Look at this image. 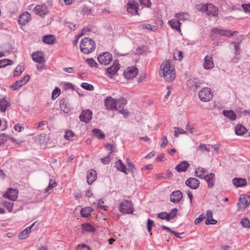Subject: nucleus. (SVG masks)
Here are the masks:
<instances>
[{
  "label": "nucleus",
  "mask_w": 250,
  "mask_h": 250,
  "mask_svg": "<svg viewBox=\"0 0 250 250\" xmlns=\"http://www.w3.org/2000/svg\"><path fill=\"white\" fill-rule=\"evenodd\" d=\"M159 74L161 76L164 77L167 81L171 82L175 79V73L169 61H167L162 64Z\"/></svg>",
  "instance_id": "1"
},
{
  "label": "nucleus",
  "mask_w": 250,
  "mask_h": 250,
  "mask_svg": "<svg viewBox=\"0 0 250 250\" xmlns=\"http://www.w3.org/2000/svg\"><path fill=\"white\" fill-rule=\"evenodd\" d=\"M95 42L89 38H83L80 43L81 51L85 54L91 53L95 49Z\"/></svg>",
  "instance_id": "2"
},
{
  "label": "nucleus",
  "mask_w": 250,
  "mask_h": 250,
  "mask_svg": "<svg viewBox=\"0 0 250 250\" xmlns=\"http://www.w3.org/2000/svg\"><path fill=\"white\" fill-rule=\"evenodd\" d=\"M120 211L124 214H130L133 212V204L131 201L124 200L119 205Z\"/></svg>",
  "instance_id": "3"
},
{
  "label": "nucleus",
  "mask_w": 250,
  "mask_h": 250,
  "mask_svg": "<svg viewBox=\"0 0 250 250\" xmlns=\"http://www.w3.org/2000/svg\"><path fill=\"white\" fill-rule=\"evenodd\" d=\"M98 60L101 64L107 65L112 61L113 57L111 54L104 52L99 55Z\"/></svg>",
  "instance_id": "4"
},
{
  "label": "nucleus",
  "mask_w": 250,
  "mask_h": 250,
  "mask_svg": "<svg viewBox=\"0 0 250 250\" xmlns=\"http://www.w3.org/2000/svg\"><path fill=\"white\" fill-rule=\"evenodd\" d=\"M250 203V197L246 195H241L237 203L238 210H244Z\"/></svg>",
  "instance_id": "5"
},
{
  "label": "nucleus",
  "mask_w": 250,
  "mask_h": 250,
  "mask_svg": "<svg viewBox=\"0 0 250 250\" xmlns=\"http://www.w3.org/2000/svg\"><path fill=\"white\" fill-rule=\"evenodd\" d=\"M199 97L200 100L203 102L209 101L212 99L213 94L209 88L204 87L199 92Z\"/></svg>",
  "instance_id": "6"
},
{
  "label": "nucleus",
  "mask_w": 250,
  "mask_h": 250,
  "mask_svg": "<svg viewBox=\"0 0 250 250\" xmlns=\"http://www.w3.org/2000/svg\"><path fill=\"white\" fill-rule=\"evenodd\" d=\"M127 12L133 15H138V3L135 0H130L128 1L126 5Z\"/></svg>",
  "instance_id": "7"
},
{
  "label": "nucleus",
  "mask_w": 250,
  "mask_h": 250,
  "mask_svg": "<svg viewBox=\"0 0 250 250\" xmlns=\"http://www.w3.org/2000/svg\"><path fill=\"white\" fill-rule=\"evenodd\" d=\"M203 66L206 70L211 69L214 67V64L212 54H208L205 57L203 61Z\"/></svg>",
  "instance_id": "8"
},
{
  "label": "nucleus",
  "mask_w": 250,
  "mask_h": 250,
  "mask_svg": "<svg viewBox=\"0 0 250 250\" xmlns=\"http://www.w3.org/2000/svg\"><path fill=\"white\" fill-rule=\"evenodd\" d=\"M120 65L119 63V61L116 60L114 61L113 64L110 67H108L106 69V74L109 77H112V75H115L117 71L120 69Z\"/></svg>",
  "instance_id": "9"
},
{
  "label": "nucleus",
  "mask_w": 250,
  "mask_h": 250,
  "mask_svg": "<svg viewBox=\"0 0 250 250\" xmlns=\"http://www.w3.org/2000/svg\"><path fill=\"white\" fill-rule=\"evenodd\" d=\"M138 74V69L134 66L128 67L124 72L123 75L127 80L135 78Z\"/></svg>",
  "instance_id": "10"
},
{
  "label": "nucleus",
  "mask_w": 250,
  "mask_h": 250,
  "mask_svg": "<svg viewBox=\"0 0 250 250\" xmlns=\"http://www.w3.org/2000/svg\"><path fill=\"white\" fill-rule=\"evenodd\" d=\"M202 82L197 78H191L187 81V86L193 91L200 87Z\"/></svg>",
  "instance_id": "11"
},
{
  "label": "nucleus",
  "mask_w": 250,
  "mask_h": 250,
  "mask_svg": "<svg viewBox=\"0 0 250 250\" xmlns=\"http://www.w3.org/2000/svg\"><path fill=\"white\" fill-rule=\"evenodd\" d=\"M92 112L90 109L83 110L79 118L81 122L88 123L92 119Z\"/></svg>",
  "instance_id": "12"
},
{
  "label": "nucleus",
  "mask_w": 250,
  "mask_h": 250,
  "mask_svg": "<svg viewBox=\"0 0 250 250\" xmlns=\"http://www.w3.org/2000/svg\"><path fill=\"white\" fill-rule=\"evenodd\" d=\"M104 103L107 110H113L117 107V100L111 96L107 97L104 100Z\"/></svg>",
  "instance_id": "13"
},
{
  "label": "nucleus",
  "mask_w": 250,
  "mask_h": 250,
  "mask_svg": "<svg viewBox=\"0 0 250 250\" xmlns=\"http://www.w3.org/2000/svg\"><path fill=\"white\" fill-rule=\"evenodd\" d=\"M31 20V16L28 12L22 13L19 17L18 23L19 24L24 26Z\"/></svg>",
  "instance_id": "14"
},
{
  "label": "nucleus",
  "mask_w": 250,
  "mask_h": 250,
  "mask_svg": "<svg viewBox=\"0 0 250 250\" xmlns=\"http://www.w3.org/2000/svg\"><path fill=\"white\" fill-rule=\"evenodd\" d=\"M30 79V76L28 74H26L23 78L21 80L16 81L10 87L14 90H17L20 87L26 83Z\"/></svg>",
  "instance_id": "15"
},
{
  "label": "nucleus",
  "mask_w": 250,
  "mask_h": 250,
  "mask_svg": "<svg viewBox=\"0 0 250 250\" xmlns=\"http://www.w3.org/2000/svg\"><path fill=\"white\" fill-rule=\"evenodd\" d=\"M18 191L16 189L9 188L3 195V197L12 201H15L18 197Z\"/></svg>",
  "instance_id": "16"
},
{
  "label": "nucleus",
  "mask_w": 250,
  "mask_h": 250,
  "mask_svg": "<svg viewBox=\"0 0 250 250\" xmlns=\"http://www.w3.org/2000/svg\"><path fill=\"white\" fill-rule=\"evenodd\" d=\"M186 185L192 189H196L200 185L199 181L195 178L190 177L185 182Z\"/></svg>",
  "instance_id": "17"
},
{
  "label": "nucleus",
  "mask_w": 250,
  "mask_h": 250,
  "mask_svg": "<svg viewBox=\"0 0 250 250\" xmlns=\"http://www.w3.org/2000/svg\"><path fill=\"white\" fill-rule=\"evenodd\" d=\"M183 197L182 193L177 190L172 192L170 195V201L174 203H179Z\"/></svg>",
  "instance_id": "18"
},
{
  "label": "nucleus",
  "mask_w": 250,
  "mask_h": 250,
  "mask_svg": "<svg viewBox=\"0 0 250 250\" xmlns=\"http://www.w3.org/2000/svg\"><path fill=\"white\" fill-rule=\"evenodd\" d=\"M33 60L39 63H42L44 62L45 60L42 51H37L32 54Z\"/></svg>",
  "instance_id": "19"
},
{
  "label": "nucleus",
  "mask_w": 250,
  "mask_h": 250,
  "mask_svg": "<svg viewBox=\"0 0 250 250\" xmlns=\"http://www.w3.org/2000/svg\"><path fill=\"white\" fill-rule=\"evenodd\" d=\"M34 11L36 14L41 16L46 15L48 12L46 6L44 5H38L36 6L34 8Z\"/></svg>",
  "instance_id": "20"
},
{
  "label": "nucleus",
  "mask_w": 250,
  "mask_h": 250,
  "mask_svg": "<svg viewBox=\"0 0 250 250\" xmlns=\"http://www.w3.org/2000/svg\"><path fill=\"white\" fill-rule=\"evenodd\" d=\"M203 179H205L207 181L209 188H211L214 186L215 183V174L213 173H210L209 174H206Z\"/></svg>",
  "instance_id": "21"
},
{
  "label": "nucleus",
  "mask_w": 250,
  "mask_h": 250,
  "mask_svg": "<svg viewBox=\"0 0 250 250\" xmlns=\"http://www.w3.org/2000/svg\"><path fill=\"white\" fill-rule=\"evenodd\" d=\"M97 178V172L95 170L91 169L87 172V182L91 185Z\"/></svg>",
  "instance_id": "22"
},
{
  "label": "nucleus",
  "mask_w": 250,
  "mask_h": 250,
  "mask_svg": "<svg viewBox=\"0 0 250 250\" xmlns=\"http://www.w3.org/2000/svg\"><path fill=\"white\" fill-rule=\"evenodd\" d=\"M189 166L190 165L188 162L183 161L176 166L175 169L178 172H185L187 170L188 168L189 167Z\"/></svg>",
  "instance_id": "23"
},
{
  "label": "nucleus",
  "mask_w": 250,
  "mask_h": 250,
  "mask_svg": "<svg viewBox=\"0 0 250 250\" xmlns=\"http://www.w3.org/2000/svg\"><path fill=\"white\" fill-rule=\"evenodd\" d=\"M207 219L205 222L207 225H215L217 223V221L213 218V212L211 210H208L207 211Z\"/></svg>",
  "instance_id": "24"
},
{
  "label": "nucleus",
  "mask_w": 250,
  "mask_h": 250,
  "mask_svg": "<svg viewBox=\"0 0 250 250\" xmlns=\"http://www.w3.org/2000/svg\"><path fill=\"white\" fill-rule=\"evenodd\" d=\"M208 11H207V14L208 16L216 17L218 14V8L215 7L211 3H208Z\"/></svg>",
  "instance_id": "25"
},
{
  "label": "nucleus",
  "mask_w": 250,
  "mask_h": 250,
  "mask_svg": "<svg viewBox=\"0 0 250 250\" xmlns=\"http://www.w3.org/2000/svg\"><path fill=\"white\" fill-rule=\"evenodd\" d=\"M232 183L236 188L242 187L247 184V181L245 178H234L232 180Z\"/></svg>",
  "instance_id": "26"
},
{
  "label": "nucleus",
  "mask_w": 250,
  "mask_h": 250,
  "mask_svg": "<svg viewBox=\"0 0 250 250\" xmlns=\"http://www.w3.org/2000/svg\"><path fill=\"white\" fill-rule=\"evenodd\" d=\"M56 40L55 36L52 34L43 36L42 38V42L48 44H53Z\"/></svg>",
  "instance_id": "27"
},
{
  "label": "nucleus",
  "mask_w": 250,
  "mask_h": 250,
  "mask_svg": "<svg viewBox=\"0 0 250 250\" xmlns=\"http://www.w3.org/2000/svg\"><path fill=\"white\" fill-rule=\"evenodd\" d=\"M168 24L173 29L176 30L179 32H181L180 29L181 23L179 20L172 19L168 21Z\"/></svg>",
  "instance_id": "28"
},
{
  "label": "nucleus",
  "mask_w": 250,
  "mask_h": 250,
  "mask_svg": "<svg viewBox=\"0 0 250 250\" xmlns=\"http://www.w3.org/2000/svg\"><path fill=\"white\" fill-rule=\"evenodd\" d=\"M235 132L237 135L242 136L247 132V129L242 125L238 124L235 127Z\"/></svg>",
  "instance_id": "29"
},
{
  "label": "nucleus",
  "mask_w": 250,
  "mask_h": 250,
  "mask_svg": "<svg viewBox=\"0 0 250 250\" xmlns=\"http://www.w3.org/2000/svg\"><path fill=\"white\" fill-rule=\"evenodd\" d=\"M35 223L36 222L32 224L30 226L27 227L21 232L19 234V238L20 239H24L26 238L28 236V234L30 232L31 229L34 226Z\"/></svg>",
  "instance_id": "30"
},
{
  "label": "nucleus",
  "mask_w": 250,
  "mask_h": 250,
  "mask_svg": "<svg viewBox=\"0 0 250 250\" xmlns=\"http://www.w3.org/2000/svg\"><path fill=\"white\" fill-rule=\"evenodd\" d=\"M223 114L231 121H235L236 119L237 115L236 113L231 110H224L223 111Z\"/></svg>",
  "instance_id": "31"
},
{
  "label": "nucleus",
  "mask_w": 250,
  "mask_h": 250,
  "mask_svg": "<svg viewBox=\"0 0 250 250\" xmlns=\"http://www.w3.org/2000/svg\"><path fill=\"white\" fill-rule=\"evenodd\" d=\"M115 167L118 170L120 171L125 174H127L126 167L125 165L122 162V160H118L115 163Z\"/></svg>",
  "instance_id": "32"
},
{
  "label": "nucleus",
  "mask_w": 250,
  "mask_h": 250,
  "mask_svg": "<svg viewBox=\"0 0 250 250\" xmlns=\"http://www.w3.org/2000/svg\"><path fill=\"white\" fill-rule=\"evenodd\" d=\"M207 170L206 168L203 167H198L195 172V176L200 178L204 179L206 174H207Z\"/></svg>",
  "instance_id": "33"
},
{
  "label": "nucleus",
  "mask_w": 250,
  "mask_h": 250,
  "mask_svg": "<svg viewBox=\"0 0 250 250\" xmlns=\"http://www.w3.org/2000/svg\"><path fill=\"white\" fill-rule=\"evenodd\" d=\"M11 105L10 103L8 102L5 98L0 100V111L4 112L7 108Z\"/></svg>",
  "instance_id": "34"
},
{
  "label": "nucleus",
  "mask_w": 250,
  "mask_h": 250,
  "mask_svg": "<svg viewBox=\"0 0 250 250\" xmlns=\"http://www.w3.org/2000/svg\"><path fill=\"white\" fill-rule=\"evenodd\" d=\"M175 18L178 19L179 21H188L190 19V15L187 12H180L175 15Z\"/></svg>",
  "instance_id": "35"
},
{
  "label": "nucleus",
  "mask_w": 250,
  "mask_h": 250,
  "mask_svg": "<svg viewBox=\"0 0 250 250\" xmlns=\"http://www.w3.org/2000/svg\"><path fill=\"white\" fill-rule=\"evenodd\" d=\"M60 105L61 109L66 113L70 111V108L67 104V101L65 99H62L60 102Z\"/></svg>",
  "instance_id": "36"
},
{
  "label": "nucleus",
  "mask_w": 250,
  "mask_h": 250,
  "mask_svg": "<svg viewBox=\"0 0 250 250\" xmlns=\"http://www.w3.org/2000/svg\"><path fill=\"white\" fill-rule=\"evenodd\" d=\"M93 135L100 139H103L105 138L104 133L100 129L94 128L92 130Z\"/></svg>",
  "instance_id": "37"
},
{
  "label": "nucleus",
  "mask_w": 250,
  "mask_h": 250,
  "mask_svg": "<svg viewBox=\"0 0 250 250\" xmlns=\"http://www.w3.org/2000/svg\"><path fill=\"white\" fill-rule=\"evenodd\" d=\"M93 209L91 207H86L81 210V214L83 217H88L90 215V213Z\"/></svg>",
  "instance_id": "38"
},
{
  "label": "nucleus",
  "mask_w": 250,
  "mask_h": 250,
  "mask_svg": "<svg viewBox=\"0 0 250 250\" xmlns=\"http://www.w3.org/2000/svg\"><path fill=\"white\" fill-rule=\"evenodd\" d=\"M83 230L87 232H93L95 230L94 227L89 223L83 224Z\"/></svg>",
  "instance_id": "39"
},
{
  "label": "nucleus",
  "mask_w": 250,
  "mask_h": 250,
  "mask_svg": "<svg viewBox=\"0 0 250 250\" xmlns=\"http://www.w3.org/2000/svg\"><path fill=\"white\" fill-rule=\"evenodd\" d=\"M208 4H200L196 6V10L202 13H205L208 11Z\"/></svg>",
  "instance_id": "40"
},
{
  "label": "nucleus",
  "mask_w": 250,
  "mask_h": 250,
  "mask_svg": "<svg viewBox=\"0 0 250 250\" xmlns=\"http://www.w3.org/2000/svg\"><path fill=\"white\" fill-rule=\"evenodd\" d=\"M178 209L177 208H174L171 209L169 212H167V215L169 216L168 218V221L170 219H174L177 215Z\"/></svg>",
  "instance_id": "41"
},
{
  "label": "nucleus",
  "mask_w": 250,
  "mask_h": 250,
  "mask_svg": "<svg viewBox=\"0 0 250 250\" xmlns=\"http://www.w3.org/2000/svg\"><path fill=\"white\" fill-rule=\"evenodd\" d=\"M230 45L233 46L234 47L235 52V54L236 55H239L241 52L240 43L239 42H231L230 43Z\"/></svg>",
  "instance_id": "42"
},
{
  "label": "nucleus",
  "mask_w": 250,
  "mask_h": 250,
  "mask_svg": "<svg viewBox=\"0 0 250 250\" xmlns=\"http://www.w3.org/2000/svg\"><path fill=\"white\" fill-rule=\"evenodd\" d=\"M13 63L12 61L9 59H3L0 60V68L4 67L8 65H11Z\"/></svg>",
  "instance_id": "43"
},
{
  "label": "nucleus",
  "mask_w": 250,
  "mask_h": 250,
  "mask_svg": "<svg viewBox=\"0 0 250 250\" xmlns=\"http://www.w3.org/2000/svg\"><path fill=\"white\" fill-rule=\"evenodd\" d=\"M127 103V100L124 97H121L117 100V105L118 104V108L121 109L124 105Z\"/></svg>",
  "instance_id": "44"
},
{
  "label": "nucleus",
  "mask_w": 250,
  "mask_h": 250,
  "mask_svg": "<svg viewBox=\"0 0 250 250\" xmlns=\"http://www.w3.org/2000/svg\"><path fill=\"white\" fill-rule=\"evenodd\" d=\"M240 223L244 228H250V221L247 218L242 219Z\"/></svg>",
  "instance_id": "45"
},
{
  "label": "nucleus",
  "mask_w": 250,
  "mask_h": 250,
  "mask_svg": "<svg viewBox=\"0 0 250 250\" xmlns=\"http://www.w3.org/2000/svg\"><path fill=\"white\" fill-rule=\"evenodd\" d=\"M81 86L84 89L89 91H93L94 89V86L92 84L87 83H83L81 84Z\"/></svg>",
  "instance_id": "46"
},
{
  "label": "nucleus",
  "mask_w": 250,
  "mask_h": 250,
  "mask_svg": "<svg viewBox=\"0 0 250 250\" xmlns=\"http://www.w3.org/2000/svg\"><path fill=\"white\" fill-rule=\"evenodd\" d=\"M23 70L24 69L21 66L18 65L14 71V76L15 77L20 76Z\"/></svg>",
  "instance_id": "47"
},
{
  "label": "nucleus",
  "mask_w": 250,
  "mask_h": 250,
  "mask_svg": "<svg viewBox=\"0 0 250 250\" xmlns=\"http://www.w3.org/2000/svg\"><path fill=\"white\" fill-rule=\"evenodd\" d=\"M74 136V134L73 133L72 131L70 130H68L65 131L64 137L67 140H72Z\"/></svg>",
  "instance_id": "48"
},
{
  "label": "nucleus",
  "mask_w": 250,
  "mask_h": 250,
  "mask_svg": "<svg viewBox=\"0 0 250 250\" xmlns=\"http://www.w3.org/2000/svg\"><path fill=\"white\" fill-rule=\"evenodd\" d=\"M60 93H61V90H60V89L59 87H56L53 90V91L52 92V99H53V100L55 99L57 97H58L59 96Z\"/></svg>",
  "instance_id": "49"
},
{
  "label": "nucleus",
  "mask_w": 250,
  "mask_h": 250,
  "mask_svg": "<svg viewBox=\"0 0 250 250\" xmlns=\"http://www.w3.org/2000/svg\"><path fill=\"white\" fill-rule=\"evenodd\" d=\"M57 186V183L55 181H53L52 179H50V182L49 184V185L48 187L45 188V192H48L50 189H52L54 187H55Z\"/></svg>",
  "instance_id": "50"
},
{
  "label": "nucleus",
  "mask_w": 250,
  "mask_h": 250,
  "mask_svg": "<svg viewBox=\"0 0 250 250\" xmlns=\"http://www.w3.org/2000/svg\"><path fill=\"white\" fill-rule=\"evenodd\" d=\"M10 138V136L5 134V133H2L0 134V146L3 144L7 140Z\"/></svg>",
  "instance_id": "51"
},
{
  "label": "nucleus",
  "mask_w": 250,
  "mask_h": 250,
  "mask_svg": "<svg viewBox=\"0 0 250 250\" xmlns=\"http://www.w3.org/2000/svg\"><path fill=\"white\" fill-rule=\"evenodd\" d=\"M2 204L3 206L9 210V211L10 212L12 210L14 205L13 203L8 201H4Z\"/></svg>",
  "instance_id": "52"
},
{
  "label": "nucleus",
  "mask_w": 250,
  "mask_h": 250,
  "mask_svg": "<svg viewBox=\"0 0 250 250\" xmlns=\"http://www.w3.org/2000/svg\"><path fill=\"white\" fill-rule=\"evenodd\" d=\"M86 62L88 65H89V66H90L91 67H97V63L95 62L93 59H87L86 60Z\"/></svg>",
  "instance_id": "53"
},
{
  "label": "nucleus",
  "mask_w": 250,
  "mask_h": 250,
  "mask_svg": "<svg viewBox=\"0 0 250 250\" xmlns=\"http://www.w3.org/2000/svg\"><path fill=\"white\" fill-rule=\"evenodd\" d=\"M206 216L204 214H201L198 218H196L194 221V223L196 225L199 224L201 222L204 220Z\"/></svg>",
  "instance_id": "54"
},
{
  "label": "nucleus",
  "mask_w": 250,
  "mask_h": 250,
  "mask_svg": "<svg viewBox=\"0 0 250 250\" xmlns=\"http://www.w3.org/2000/svg\"><path fill=\"white\" fill-rule=\"evenodd\" d=\"M154 225V221L150 219H148L147 223V229L149 232H151L152 230V227Z\"/></svg>",
  "instance_id": "55"
},
{
  "label": "nucleus",
  "mask_w": 250,
  "mask_h": 250,
  "mask_svg": "<svg viewBox=\"0 0 250 250\" xmlns=\"http://www.w3.org/2000/svg\"><path fill=\"white\" fill-rule=\"evenodd\" d=\"M76 250H90V249L87 245L83 244L79 245L77 247Z\"/></svg>",
  "instance_id": "56"
},
{
  "label": "nucleus",
  "mask_w": 250,
  "mask_h": 250,
  "mask_svg": "<svg viewBox=\"0 0 250 250\" xmlns=\"http://www.w3.org/2000/svg\"><path fill=\"white\" fill-rule=\"evenodd\" d=\"M168 215H167V212H162L159 213L157 215V217L161 219L164 220L166 219L168 221Z\"/></svg>",
  "instance_id": "57"
},
{
  "label": "nucleus",
  "mask_w": 250,
  "mask_h": 250,
  "mask_svg": "<svg viewBox=\"0 0 250 250\" xmlns=\"http://www.w3.org/2000/svg\"><path fill=\"white\" fill-rule=\"evenodd\" d=\"M142 28L143 29H146L147 30H149L150 31H154L156 29V27L154 26H152L149 24H145L142 25Z\"/></svg>",
  "instance_id": "58"
},
{
  "label": "nucleus",
  "mask_w": 250,
  "mask_h": 250,
  "mask_svg": "<svg viewBox=\"0 0 250 250\" xmlns=\"http://www.w3.org/2000/svg\"><path fill=\"white\" fill-rule=\"evenodd\" d=\"M101 162L104 165L108 164L111 161V157L109 155H108L106 157L103 158L101 159Z\"/></svg>",
  "instance_id": "59"
},
{
  "label": "nucleus",
  "mask_w": 250,
  "mask_h": 250,
  "mask_svg": "<svg viewBox=\"0 0 250 250\" xmlns=\"http://www.w3.org/2000/svg\"><path fill=\"white\" fill-rule=\"evenodd\" d=\"M161 141H162V144L161 145V147L162 148H164L168 144V141L167 140V136H163L161 139Z\"/></svg>",
  "instance_id": "60"
},
{
  "label": "nucleus",
  "mask_w": 250,
  "mask_h": 250,
  "mask_svg": "<svg viewBox=\"0 0 250 250\" xmlns=\"http://www.w3.org/2000/svg\"><path fill=\"white\" fill-rule=\"evenodd\" d=\"M65 25L72 30H74L76 29V25L73 23L69 21H66L65 22Z\"/></svg>",
  "instance_id": "61"
},
{
  "label": "nucleus",
  "mask_w": 250,
  "mask_h": 250,
  "mask_svg": "<svg viewBox=\"0 0 250 250\" xmlns=\"http://www.w3.org/2000/svg\"><path fill=\"white\" fill-rule=\"evenodd\" d=\"M141 4L146 5L147 7H150L151 3L149 0H140Z\"/></svg>",
  "instance_id": "62"
},
{
  "label": "nucleus",
  "mask_w": 250,
  "mask_h": 250,
  "mask_svg": "<svg viewBox=\"0 0 250 250\" xmlns=\"http://www.w3.org/2000/svg\"><path fill=\"white\" fill-rule=\"evenodd\" d=\"M242 7L245 12L250 13V3L243 4Z\"/></svg>",
  "instance_id": "63"
},
{
  "label": "nucleus",
  "mask_w": 250,
  "mask_h": 250,
  "mask_svg": "<svg viewBox=\"0 0 250 250\" xmlns=\"http://www.w3.org/2000/svg\"><path fill=\"white\" fill-rule=\"evenodd\" d=\"M198 148L202 151H209V149L208 148L205 144H200L198 146Z\"/></svg>",
  "instance_id": "64"
}]
</instances>
